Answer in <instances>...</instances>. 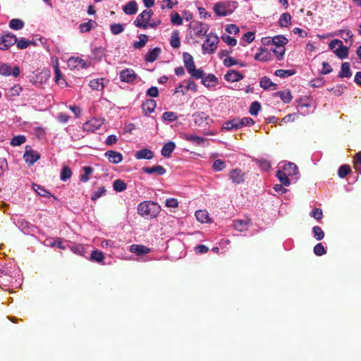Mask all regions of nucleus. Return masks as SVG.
<instances>
[{"label": "nucleus", "instance_id": "obj_1", "mask_svg": "<svg viewBox=\"0 0 361 361\" xmlns=\"http://www.w3.org/2000/svg\"><path fill=\"white\" fill-rule=\"evenodd\" d=\"M161 210L160 205L153 201H144L137 206L138 214L149 219L156 218Z\"/></svg>", "mask_w": 361, "mask_h": 361}, {"label": "nucleus", "instance_id": "obj_2", "mask_svg": "<svg viewBox=\"0 0 361 361\" xmlns=\"http://www.w3.org/2000/svg\"><path fill=\"white\" fill-rule=\"evenodd\" d=\"M238 3L233 0H223L216 2L213 6V11L219 17H225L232 14L238 8Z\"/></svg>", "mask_w": 361, "mask_h": 361}, {"label": "nucleus", "instance_id": "obj_3", "mask_svg": "<svg viewBox=\"0 0 361 361\" xmlns=\"http://www.w3.org/2000/svg\"><path fill=\"white\" fill-rule=\"evenodd\" d=\"M153 13L150 10H145L140 13L136 20L134 21V25L140 28L147 29L148 27H156L161 24V20L157 19L151 20Z\"/></svg>", "mask_w": 361, "mask_h": 361}, {"label": "nucleus", "instance_id": "obj_4", "mask_svg": "<svg viewBox=\"0 0 361 361\" xmlns=\"http://www.w3.org/2000/svg\"><path fill=\"white\" fill-rule=\"evenodd\" d=\"M298 111L303 116L313 113L315 109V104L312 99L305 97L297 100Z\"/></svg>", "mask_w": 361, "mask_h": 361}, {"label": "nucleus", "instance_id": "obj_5", "mask_svg": "<svg viewBox=\"0 0 361 361\" xmlns=\"http://www.w3.org/2000/svg\"><path fill=\"white\" fill-rule=\"evenodd\" d=\"M219 42V37L216 35L210 32L207 35L206 40L202 47L204 54H212L215 52Z\"/></svg>", "mask_w": 361, "mask_h": 361}, {"label": "nucleus", "instance_id": "obj_6", "mask_svg": "<svg viewBox=\"0 0 361 361\" xmlns=\"http://www.w3.org/2000/svg\"><path fill=\"white\" fill-rule=\"evenodd\" d=\"M118 75L120 80L126 83H133L140 79L135 71L129 68L121 70Z\"/></svg>", "mask_w": 361, "mask_h": 361}, {"label": "nucleus", "instance_id": "obj_7", "mask_svg": "<svg viewBox=\"0 0 361 361\" xmlns=\"http://www.w3.org/2000/svg\"><path fill=\"white\" fill-rule=\"evenodd\" d=\"M190 29L197 37H202L206 35L209 30V25L202 22H192L190 25Z\"/></svg>", "mask_w": 361, "mask_h": 361}, {"label": "nucleus", "instance_id": "obj_8", "mask_svg": "<svg viewBox=\"0 0 361 361\" xmlns=\"http://www.w3.org/2000/svg\"><path fill=\"white\" fill-rule=\"evenodd\" d=\"M104 119L92 118L83 124V130L87 132L94 133L104 124Z\"/></svg>", "mask_w": 361, "mask_h": 361}, {"label": "nucleus", "instance_id": "obj_9", "mask_svg": "<svg viewBox=\"0 0 361 361\" xmlns=\"http://www.w3.org/2000/svg\"><path fill=\"white\" fill-rule=\"evenodd\" d=\"M254 59L260 62H269L273 59V54L269 49L260 47L255 54Z\"/></svg>", "mask_w": 361, "mask_h": 361}, {"label": "nucleus", "instance_id": "obj_10", "mask_svg": "<svg viewBox=\"0 0 361 361\" xmlns=\"http://www.w3.org/2000/svg\"><path fill=\"white\" fill-rule=\"evenodd\" d=\"M17 42V37L12 34L7 33L0 36V49L5 50L8 49Z\"/></svg>", "mask_w": 361, "mask_h": 361}, {"label": "nucleus", "instance_id": "obj_11", "mask_svg": "<svg viewBox=\"0 0 361 361\" xmlns=\"http://www.w3.org/2000/svg\"><path fill=\"white\" fill-rule=\"evenodd\" d=\"M0 74L4 76L13 75L14 77H18L20 75V69L18 66H15L11 69L9 64L0 63Z\"/></svg>", "mask_w": 361, "mask_h": 361}, {"label": "nucleus", "instance_id": "obj_12", "mask_svg": "<svg viewBox=\"0 0 361 361\" xmlns=\"http://www.w3.org/2000/svg\"><path fill=\"white\" fill-rule=\"evenodd\" d=\"M68 66L71 68H76L80 70L89 67L90 63H87L85 60L78 57H71L68 60Z\"/></svg>", "mask_w": 361, "mask_h": 361}, {"label": "nucleus", "instance_id": "obj_13", "mask_svg": "<svg viewBox=\"0 0 361 361\" xmlns=\"http://www.w3.org/2000/svg\"><path fill=\"white\" fill-rule=\"evenodd\" d=\"M39 157L40 156L37 152L32 149L31 148L28 149V147H26L23 159L27 164L32 165L39 159Z\"/></svg>", "mask_w": 361, "mask_h": 361}, {"label": "nucleus", "instance_id": "obj_14", "mask_svg": "<svg viewBox=\"0 0 361 361\" xmlns=\"http://www.w3.org/2000/svg\"><path fill=\"white\" fill-rule=\"evenodd\" d=\"M108 82V79L101 78L91 80L89 85L92 90L102 91Z\"/></svg>", "mask_w": 361, "mask_h": 361}, {"label": "nucleus", "instance_id": "obj_15", "mask_svg": "<svg viewBox=\"0 0 361 361\" xmlns=\"http://www.w3.org/2000/svg\"><path fill=\"white\" fill-rule=\"evenodd\" d=\"M230 179L233 183L239 184L244 181V173L241 169H234L229 173Z\"/></svg>", "mask_w": 361, "mask_h": 361}, {"label": "nucleus", "instance_id": "obj_16", "mask_svg": "<svg viewBox=\"0 0 361 361\" xmlns=\"http://www.w3.org/2000/svg\"><path fill=\"white\" fill-rule=\"evenodd\" d=\"M281 170H283L288 176H290V177L295 176V179L298 178L297 176L298 174V169L294 163L289 162V163L285 164L283 166V168Z\"/></svg>", "mask_w": 361, "mask_h": 361}, {"label": "nucleus", "instance_id": "obj_17", "mask_svg": "<svg viewBox=\"0 0 361 361\" xmlns=\"http://www.w3.org/2000/svg\"><path fill=\"white\" fill-rule=\"evenodd\" d=\"M104 155L109 161L113 164H118L123 161V155L116 151L109 150L105 152Z\"/></svg>", "mask_w": 361, "mask_h": 361}, {"label": "nucleus", "instance_id": "obj_18", "mask_svg": "<svg viewBox=\"0 0 361 361\" xmlns=\"http://www.w3.org/2000/svg\"><path fill=\"white\" fill-rule=\"evenodd\" d=\"M250 225V219H238L233 221V226L235 230L243 232L247 231Z\"/></svg>", "mask_w": 361, "mask_h": 361}, {"label": "nucleus", "instance_id": "obj_19", "mask_svg": "<svg viewBox=\"0 0 361 361\" xmlns=\"http://www.w3.org/2000/svg\"><path fill=\"white\" fill-rule=\"evenodd\" d=\"M224 78L228 82H234L241 80L243 78V75L237 71L229 70L224 75Z\"/></svg>", "mask_w": 361, "mask_h": 361}, {"label": "nucleus", "instance_id": "obj_20", "mask_svg": "<svg viewBox=\"0 0 361 361\" xmlns=\"http://www.w3.org/2000/svg\"><path fill=\"white\" fill-rule=\"evenodd\" d=\"M182 137L184 140L197 145H204L206 142V140L204 137L192 134H183Z\"/></svg>", "mask_w": 361, "mask_h": 361}, {"label": "nucleus", "instance_id": "obj_21", "mask_svg": "<svg viewBox=\"0 0 361 361\" xmlns=\"http://www.w3.org/2000/svg\"><path fill=\"white\" fill-rule=\"evenodd\" d=\"M22 91L23 88L20 85H15L9 90H8V91L5 94V96L8 99L13 100L14 98L18 97Z\"/></svg>", "mask_w": 361, "mask_h": 361}, {"label": "nucleus", "instance_id": "obj_22", "mask_svg": "<svg viewBox=\"0 0 361 361\" xmlns=\"http://www.w3.org/2000/svg\"><path fill=\"white\" fill-rule=\"evenodd\" d=\"M157 106V103L154 99H148L143 102L142 108L146 115L151 114L154 111Z\"/></svg>", "mask_w": 361, "mask_h": 361}, {"label": "nucleus", "instance_id": "obj_23", "mask_svg": "<svg viewBox=\"0 0 361 361\" xmlns=\"http://www.w3.org/2000/svg\"><path fill=\"white\" fill-rule=\"evenodd\" d=\"M135 157L137 159H151L154 157V153L152 150L149 149H143L139 151H137L135 154Z\"/></svg>", "mask_w": 361, "mask_h": 361}, {"label": "nucleus", "instance_id": "obj_24", "mask_svg": "<svg viewBox=\"0 0 361 361\" xmlns=\"http://www.w3.org/2000/svg\"><path fill=\"white\" fill-rule=\"evenodd\" d=\"M129 250L137 255H142L150 252V249L142 245H132Z\"/></svg>", "mask_w": 361, "mask_h": 361}, {"label": "nucleus", "instance_id": "obj_25", "mask_svg": "<svg viewBox=\"0 0 361 361\" xmlns=\"http://www.w3.org/2000/svg\"><path fill=\"white\" fill-rule=\"evenodd\" d=\"M143 171L148 174L157 173V175H164L166 173V169L159 165H156L152 167H144Z\"/></svg>", "mask_w": 361, "mask_h": 361}, {"label": "nucleus", "instance_id": "obj_26", "mask_svg": "<svg viewBox=\"0 0 361 361\" xmlns=\"http://www.w3.org/2000/svg\"><path fill=\"white\" fill-rule=\"evenodd\" d=\"M54 68L55 74V82L62 87L66 86V82L64 80L63 75L59 70L58 62L56 63V65L54 66Z\"/></svg>", "mask_w": 361, "mask_h": 361}, {"label": "nucleus", "instance_id": "obj_27", "mask_svg": "<svg viewBox=\"0 0 361 361\" xmlns=\"http://www.w3.org/2000/svg\"><path fill=\"white\" fill-rule=\"evenodd\" d=\"M137 4L134 0L129 1L123 7V11L127 15L135 14L137 12Z\"/></svg>", "mask_w": 361, "mask_h": 361}, {"label": "nucleus", "instance_id": "obj_28", "mask_svg": "<svg viewBox=\"0 0 361 361\" xmlns=\"http://www.w3.org/2000/svg\"><path fill=\"white\" fill-rule=\"evenodd\" d=\"M175 148L176 145L173 142H168L162 147L161 155L164 157H170Z\"/></svg>", "mask_w": 361, "mask_h": 361}, {"label": "nucleus", "instance_id": "obj_29", "mask_svg": "<svg viewBox=\"0 0 361 361\" xmlns=\"http://www.w3.org/2000/svg\"><path fill=\"white\" fill-rule=\"evenodd\" d=\"M161 53L160 48L155 47L151 50H149L146 56H145V60L147 62H154L159 56V55Z\"/></svg>", "mask_w": 361, "mask_h": 361}, {"label": "nucleus", "instance_id": "obj_30", "mask_svg": "<svg viewBox=\"0 0 361 361\" xmlns=\"http://www.w3.org/2000/svg\"><path fill=\"white\" fill-rule=\"evenodd\" d=\"M202 82L206 87H214L218 82V79L214 75L209 74L207 76L203 77Z\"/></svg>", "mask_w": 361, "mask_h": 361}, {"label": "nucleus", "instance_id": "obj_31", "mask_svg": "<svg viewBox=\"0 0 361 361\" xmlns=\"http://www.w3.org/2000/svg\"><path fill=\"white\" fill-rule=\"evenodd\" d=\"M170 44L173 49H178L180 47V39L179 36V32L178 30H174L171 32Z\"/></svg>", "mask_w": 361, "mask_h": 361}, {"label": "nucleus", "instance_id": "obj_32", "mask_svg": "<svg viewBox=\"0 0 361 361\" xmlns=\"http://www.w3.org/2000/svg\"><path fill=\"white\" fill-rule=\"evenodd\" d=\"M269 51L276 56L278 60H281L284 56L286 48L283 46H271Z\"/></svg>", "mask_w": 361, "mask_h": 361}, {"label": "nucleus", "instance_id": "obj_33", "mask_svg": "<svg viewBox=\"0 0 361 361\" xmlns=\"http://www.w3.org/2000/svg\"><path fill=\"white\" fill-rule=\"evenodd\" d=\"M240 129L238 123V118L225 122L222 126V130H232Z\"/></svg>", "mask_w": 361, "mask_h": 361}, {"label": "nucleus", "instance_id": "obj_34", "mask_svg": "<svg viewBox=\"0 0 361 361\" xmlns=\"http://www.w3.org/2000/svg\"><path fill=\"white\" fill-rule=\"evenodd\" d=\"M183 59L185 67L186 68L187 71L195 66L193 57L189 53L184 52L183 54Z\"/></svg>", "mask_w": 361, "mask_h": 361}, {"label": "nucleus", "instance_id": "obj_35", "mask_svg": "<svg viewBox=\"0 0 361 361\" xmlns=\"http://www.w3.org/2000/svg\"><path fill=\"white\" fill-rule=\"evenodd\" d=\"M274 95L280 97L284 103H290L293 98L289 90L276 92Z\"/></svg>", "mask_w": 361, "mask_h": 361}, {"label": "nucleus", "instance_id": "obj_36", "mask_svg": "<svg viewBox=\"0 0 361 361\" xmlns=\"http://www.w3.org/2000/svg\"><path fill=\"white\" fill-rule=\"evenodd\" d=\"M197 220L201 223H208L209 221V214L206 210H198L195 212Z\"/></svg>", "mask_w": 361, "mask_h": 361}, {"label": "nucleus", "instance_id": "obj_37", "mask_svg": "<svg viewBox=\"0 0 361 361\" xmlns=\"http://www.w3.org/2000/svg\"><path fill=\"white\" fill-rule=\"evenodd\" d=\"M83 173L80 175V179L83 183H87L90 178V176L94 171L93 168L90 166H84L82 168Z\"/></svg>", "mask_w": 361, "mask_h": 361}, {"label": "nucleus", "instance_id": "obj_38", "mask_svg": "<svg viewBox=\"0 0 361 361\" xmlns=\"http://www.w3.org/2000/svg\"><path fill=\"white\" fill-rule=\"evenodd\" d=\"M260 87L264 90H269L271 87H274V90L276 89V85L273 83L271 80L267 77H262L259 81Z\"/></svg>", "mask_w": 361, "mask_h": 361}, {"label": "nucleus", "instance_id": "obj_39", "mask_svg": "<svg viewBox=\"0 0 361 361\" xmlns=\"http://www.w3.org/2000/svg\"><path fill=\"white\" fill-rule=\"evenodd\" d=\"M295 73V71L293 69H289V70L279 69L275 71L274 75L277 77L285 78L293 75Z\"/></svg>", "mask_w": 361, "mask_h": 361}, {"label": "nucleus", "instance_id": "obj_40", "mask_svg": "<svg viewBox=\"0 0 361 361\" xmlns=\"http://www.w3.org/2000/svg\"><path fill=\"white\" fill-rule=\"evenodd\" d=\"M289 177L283 170H279L277 173L278 179L285 186H288L290 184Z\"/></svg>", "mask_w": 361, "mask_h": 361}, {"label": "nucleus", "instance_id": "obj_41", "mask_svg": "<svg viewBox=\"0 0 361 361\" xmlns=\"http://www.w3.org/2000/svg\"><path fill=\"white\" fill-rule=\"evenodd\" d=\"M90 259L92 261H94L97 262H102L104 259V253L102 251L98 250H94L92 252L90 255Z\"/></svg>", "mask_w": 361, "mask_h": 361}, {"label": "nucleus", "instance_id": "obj_42", "mask_svg": "<svg viewBox=\"0 0 361 361\" xmlns=\"http://www.w3.org/2000/svg\"><path fill=\"white\" fill-rule=\"evenodd\" d=\"M351 75L350 64L348 63H343L341 66V71L339 73V77L350 78Z\"/></svg>", "mask_w": 361, "mask_h": 361}, {"label": "nucleus", "instance_id": "obj_43", "mask_svg": "<svg viewBox=\"0 0 361 361\" xmlns=\"http://www.w3.org/2000/svg\"><path fill=\"white\" fill-rule=\"evenodd\" d=\"M288 43V39L283 35H278L272 38V46H283Z\"/></svg>", "mask_w": 361, "mask_h": 361}, {"label": "nucleus", "instance_id": "obj_44", "mask_svg": "<svg viewBox=\"0 0 361 361\" xmlns=\"http://www.w3.org/2000/svg\"><path fill=\"white\" fill-rule=\"evenodd\" d=\"M188 73L195 79H202L204 76V71L200 68H196L195 66L188 71Z\"/></svg>", "mask_w": 361, "mask_h": 361}, {"label": "nucleus", "instance_id": "obj_45", "mask_svg": "<svg viewBox=\"0 0 361 361\" xmlns=\"http://www.w3.org/2000/svg\"><path fill=\"white\" fill-rule=\"evenodd\" d=\"M113 188L114 190H116V192H123L126 189L127 185L123 180L121 179H117L114 181Z\"/></svg>", "mask_w": 361, "mask_h": 361}, {"label": "nucleus", "instance_id": "obj_46", "mask_svg": "<svg viewBox=\"0 0 361 361\" xmlns=\"http://www.w3.org/2000/svg\"><path fill=\"white\" fill-rule=\"evenodd\" d=\"M336 55L343 59L348 56V49L346 47H344L343 43L341 44V46L335 50Z\"/></svg>", "mask_w": 361, "mask_h": 361}, {"label": "nucleus", "instance_id": "obj_47", "mask_svg": "<svg viewBox=\"0 0 361 361\" xmlns=\"http://www.w3.org/2000/svg\"><path fill=\"white\" fill-rule=\"evenodd\" d=\"M23 21L18 18H13L9 22V27L13 30H21L23 27Z\"/></svg>", "mask_w": 361, "mask_h": 361}, {"label": "nucleus", "instance_id": "obj_48", "mask_svg": "<svg viewBox=\"0 0 361 361\" xmlns=\"http://www.w3.org/2000/svg\"><path fill=\"white\" fill-rule=\"evenodd\" d=\"M138 38L139 40L133 43V47L135 49L142 48L148 41V36L146 35H140Z\"/></svg>", "mask_w": 361, "mask_h": 361}, {"label": "nucleus", "instance_id": "obj_49", "mask_svg": "<svg viewBox=\"0 0 361 361\" xmlns=\"http://www.w3.org/2000/svg\"><path fill=\"white\" fill-rule=\"evenodd\" d=\"M238 123L240 128L244 126H250L254 125L255 121L250 117H244L243 118H238Z\"/></svg>", "mask_w": 361, "mask_h": 361}, {"label": "nucleus", "instance_id": "obj_50", "mask_svg": "<svg viewBox=\"0 0 361 361\" xmlns=\"http://www.w3.org/2000/svg\"><path fill=\"white\" fill-rule=\"evenodd\" d=\"M110 30L113 35H117L124 30V25L121 23H114L110 25Z\"/></svg>", "mask_w": 361, "mask_h": 361}, {"label": "nucleus", "instance_id": "obj_51", "mask_svg": "<svg viewBox=\"0 0 361 361\" xmlns=\"http://www.w3.org/2000/svg\"><path fill=\"white\" fill-rule=\"evenodd\" d=\"M25 141L26 138L24 135H17L11 139L10 144L13 147H16L23 145Z\"/></svg>", "mask_w": 361, "mask_h": 361}, {"label": "nucleus", "instance_id": "obj_52", "mask_svg": "<svg viewBox=\"0 0 361 361\" xmlns=\"http://www.w3.org/2000/svg\"><path fill=\"white\" fill-rule=\"evenodd\" d=\"M32 188L35 190V191L39 195H40L42 197H50L51 196V194H50L49 192H48L47 190H45L44 188H42V186H40L39 185L33 184Z\"/></svg>", "mask_w": 361, "mask_h": 361}, {"label": "nucleus", "instance_id": "obj_53", "mask_svg": "<svg viewBox=\"0 0 361 361\" xmlns=\"http://www.w3.org/2000/svg\"><path fill=\"white\" fill-rule=\"evenodd\" d=\"M312 233L314 235V238L317 240H321L324 237V232L323 230L318 226H314L312 228Z\"/></svg>", "mask_w": 361, "mask_h": 361}, {"label": "nucleus", "instance_id": "obj_54", "mask_svg": "<svg viewBox=\"0 0 361 361\" xmlns=\"http://www.w3.org/2000/svg\"><path fill=\"white\" fill-rule=\"evenodd\" d=\"M291 16L288 13H283L279 19V23L282 27H288L290 23Z\"/></svg>", "mask_w": 361, "mask_h": 361}, {"label": "nucleus", "instance_id": "obj_55", "mask_svg": "<svg viewBox=\"0 0 361 361\" xmlns=\"http://www.w3.org/2000/svg\"><path fill=\"white\" fill-rule=\"evenodd\" d=\"M106 192V190L104 186L99 187L96 191H94L91 197L92 201H95L102 196L104 195Z\"/></svg>", "mask_w": 361, "mask_h": 361}, {"label": "nucleus", "instance_id": "obj_56", "mask_svg": "<svg viewBox=\"0 0 361 361\" xmlns=\"http://www.w3.org/2000/svg\"><path fill=\"white\" fill-rule=\"evenodd\" d=\"M72 176V171L71 169L68 166H64L62 169V171L61 172V180L63 181H66V180L69 179Z\"/></svg>", "mask_w": 361, "mask_h": 361}, {"label": "nucleus", "instance_id": "obj_57", "mask_svg": "<svg viewBox=\"0 0 361 361\" xmlns=\"http://www.w3.org/2000/svg\"><path fill=\"white\" fill-rule=\"evenodd\" d=\"M11 277L10 271L4 267L0 268V283H3L6 281H8V278Z\"/></svg>", "mask_w": 361, "mask_h": 361}, {"label": "nucleus", "instance_id": "obj_58", "mask_svg": "<svg viewBox=\"0 0 361 361\" xmlns=\"http://www.w3.org/2000/svg\"><path fill=\"white\" fill-rule=\"evenodd\" d=\"M178 4L177 0H163L161 5V8L164 10L165 8L171 9L173 6Z\"/></svg>", "mask_w": 361, "mask_h": 361}, {"label": "nucleus", "instance_id": "obj_59", "mask_svg": "<svg viewBox=\"0 0 361 361\" xmlns=\"http://www.w3.org/2000/svg\"><path fill=\"white\" fill-rule=\"evenodd\" d=\"M162 118L166 121H175L178 118V116L172 111H166L162 114Z\"/></svg>", "mask_w": 361, "mask_h": 361}, {"label": "nucleus", "instance_id": "obj_60", "mask_svg": "<svg viewBox=\"0 0 361 361\" xmlns=\"http://www.w3.org/2000/svg\"><path fill=\"white\" fill-rule=\"evenodd\" d=\"M257 165L264 171H268L271 168L270 162L264 159L257 160Z\"/></svg>", "mask_w": 361, "mask_h": 361}, {"label": "nucleus", "instance_id": "obj_61", "mask_svg": "<svg viewBox=\"0 0 361 361\" xmlns=\"http://www.w3.org/2000/svg\"><path fill=\"white\" fill-rule=\"evenodd\" d=\"M171 21L173 25H180L183 23L182 18L176 12H173L171 13Z\"/></svg>", "mask_w": 361, "mask_h": 361}, {"label": "nucleus", "instance_id": "obj_62", "mask_svg": "<svg viewBox=\"0 0 361 361\" xmlns=\"http://www.w3.org/2000/svg\"><path fill=\"white\" fill-rule=\"evenodd\" d=\"M261 109V105L258 102H254L252 103L249 112L251 115L256 116Z\"/></svg>", "mask_w": 361, "mask_h": 361}, {"label": "nucleus", "instance_id": "obj_63", "mask_svg": "<svg viewBox=\"0 0 361 361\" xmlns=\"http://www.w3.org/2000/svg\"><path fill=\"white\" fill-rule=\"evenodd\" d=\"M326 250L322 243H317L314 247V253L317 256L326 254Z\"/></svg>", "mask_w": 361, "mask_h": 361}, {"label": "nucleus", "instance_id": "obj_64", "mask_svg": "<svg viewBox=\"0 0 361 361\" xmlns=\"http://www.w3.org/2000/svg\"><path fill=\"white\" fill-rule=\"evenodd\" d=\"M354 167L361 173V152H358L354 157Z\"/></svg>", "mask_w": 361, "mask_h": 361}]
</instances>
